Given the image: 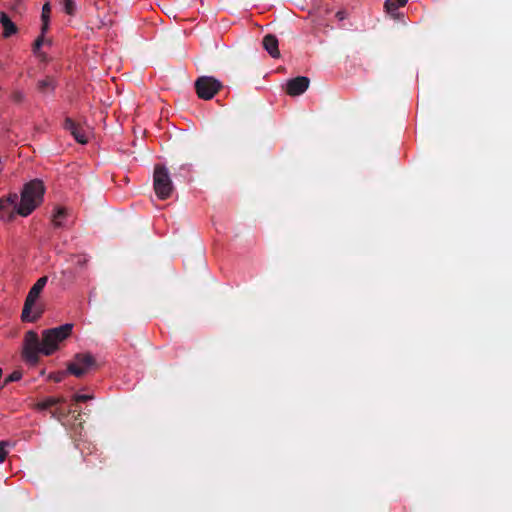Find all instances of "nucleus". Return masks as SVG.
Returning <instances> with one entry per match:
<instances>
[{
  "label": "nucleus",
  "instance_id": "25",
  "mask_svg": "<svg viewBox=\"0 0 512 512\" xmlns=\"http://www.w3.org/2000/svg\"><path fill=\"white\" fill-rule=\"evenodd\" d=\"M336 18L339 20V21H343L344 19L347 18V12L344 11V10H340L336 13Z\"/></svg>",
  "mask_w": 512,
  "mask_h": 512
},
{
  "label": "nucleus",
  "instance_id": "15",
  "mask_svg": "<svg viewBox=\"0 0 512 512\" xmlns=\"http://www.w3.org/2000/svg\"><path fill=\"white\" fill-rule=\"evenodd\" d=\"M51 7L49 3H45L42 7L41 19H42V31L46 33L49 27Z\"/></svg>",
  "mask_w": 512,
  "mask_h": 512
},
{
  "label": "nucleus",
  "instance_id": "7",
  "mask_svg": "<svg viewBox=\"0 0 512 512\" xmlns=\"http://www.w3.org/2000/svg\"><path fill=\"white\" fill-rule=\"evenodd\" d=\"M310 80L305 76H298L289 80L286 84V92L290 96H299L309 87Z\"/></svg>",
  "mask_w": 512,
  "mask_h": 512
},
{
  "label": "nucleus",
  "instance_id": "22",
  "mask_svg": "<svg viewBox=\"0 0 512 512\" xmlns=\"http://www.w3.org/2000/svg\"><path fill=\"white\" fill-rule=\"evenodd\" d=\"M7 446V442L0 441V463L3 462L7 456V451L5 447Z\"/></svg>",
  "mask_w": 512,
  "mask_h": 512
},
{
  "label": "nucleus",
  "instance_id": "19",
  "mask_svg": "<svg viewBox=\"0 0 512 512\" xmlns=\"http://www.w3.org/2000/svg\"><path fill=\"white\" fill-rule=\"evenodd\" d=\"M11 99L15 103H22L25 100V94L20 90H15L11 94Z\"/></svg>",
  "mask_w": 512,
  "mask_h": 512
},
{
  "label": "nucleus",
  "instance_id": "21",
  "mask_svg": "<svg viewBox=\"0 0 512 512\" xmlns=\"http://www.w3.org/2000/svg\"><path fill=\"white\" fill-rule=\"evenodd\" d=\"M92 398H93V396H92V395H86V394H75V395L73 396V400H74L75 402H77V403H78V402H86V401H88V400H90V399H92Z\"/></svg>",
  "mask_w": 512,
  "mask_h": 512
},
{
  "label": "nucleus",
  "instance_id": "14",
  "mask_svg": "<svg viewBox=\"0 0 512 512\" xmlns=\"http://www.w3.org/2000/svg\"><path fill=\"white\" fill-rule=\"evenodd\" d=\"M61 402H63L62 398L48 397L42 401H39L35 407L37 410L43 411L48 410Z\"/></svg>",
  "mask_w": 512,
  "mask_h": 512
},
{
  "label": "nucleus",
  "instance_id": "16",
  "mask_svg": "<svg viewBox=\"0 0 512 512\" xmlns=\"http://www.w3.org/2000/svg\"><path fill=\"white\" fill-rule=\"evenodd\" d=\"M67 211L65 208H57L56 212L53 214L52 222L54 227L59 228L63 226L62 220L66 217Z\"/></svg>",
  "mask_w": 512,
  "mask_h": 512
},
{
  "label": "nucleus",
  "instance_id": "12",
  "mask_svg": "<svg viewBox=\"0 0 512 512\" xmlns=\"http://www.w3.org/2000/svg\"><path fill=\"white\" fill-rule=\"evenodd\" d=\"M56 87V81L53 77L47 76L37 82V89L41 93L53 92Z\"/></svg>",
  "mask_w": 512,
  "mask_h": 512
},
{
  "label": "nucleus",
  "instance_id": "9",
  "mask_svg": "<svg viewBox=\"0 0 512 512\" xmlns=\"http://www.w3.org/2000/svg\"><path fill=\"white\" fill-rule=\"evenodd\" d=\"M263 48L269 53V55L273 58H279L280 57V51H279V43L278 39L275 35L267 34L264 36L262 40Z\"/></svg>",
  "mask_w": 512,
  "mask_h": 512
},
{
  "label": "nucleus",
  "instance_id": "13",
  "mask_svg": "<svg viewBox=\"0 0 512 512\" xmlns=\"http://www.w3.org/2000/svg\"><path fill=\"white\" fill-rule=\"evenodd\" d=\"M408 0H386L384 3L385 11L395 17L399 7L406 5Z\"/></svg>",
  "mask_w": 512,
  "mask_h": 512
},
{
  "label": "nucleus",
  "instance_id": "2",
  "mask_svg": "<svg viewBox=\"0 0 512 512\" xmlns=\"http://www.w3.org/2000/svg\"><path fill=\"white\" fill-rule=\"evenodd\" d=\"M44 192L45 188L41 180L34 179L26 183L21 192V201L17 213L23 217L30 215L42 202Z\"/></svg>",
  "mask_w": 512,
  "mask_h": 512
},
{
  "label": "nucleus",
  "instance_id": "10",
  "mask_svg": "<svg viewBox=\"0 0 512 512\" xmlns=\"http://www.w3.org/2000/svg\"><path fill=\"white\" fill-rule=\"evenodd\" d=\"M18 195L16 193H10L7 197L0 199V213L6 209L12 208L11 213L8 216V220H12L14 217V211L17 212L18 208Z\"/></svg>",
  "mask_w": 512,
  "mask_h": 512
},
{
  "label": "nucleus",
  "instance_id": "6",
  "mask_svg": "<svg viewBox=\"0 0 512 512\" xmlns=\"http://www.w3.org/2000/svg\"><path fill=\"white\" fill-rule=\"evenodd\" d=\"M195 90L200 99H212L222 88L223 84L212 76H201L195 83Z\"/></svg>",
  "mask_w": 512,
  "mask_h": 512
},
{
  "label": "nucleus",
  "instance_id": "3",
  "mask_svg": "<svg viewBox=\"0 0 512 512\" xmlns=\"http://www.w3.org/2000/svg\"><path fill=\"white\" fill-rule=\"evenodd\" d=\"M42 291L43 289L36 285H33L29 290L21 313V320L23 322H35L43 314V309L36 305V301Z\"/></svg>",
  "mask_w": 512,
  "mask_h": 512
},
{
  "label": "nucleus",
  "instance_id": "5",
  "mask_svg": "<svg viewBox=\"0 0 512 512\" xmlns=\"http://www.w3.org/2000/svg\"><path fill=\"white\" fill-rule=\"evenodd\" d=\"M97 368V362L90 353H77L73 360L67 364V372L81 378L90 370Z\"/></svg>",
  "mask_w": 512,
  "mask_h": 512
},
{
  "label": "nucleus",
  "instance_id": "8",
  "mask_svg": "<svg viewBox=\"0 0 512 512\" xmlns=\"http://www.w3.org/2000/svg\"><path fill=\"white\" fill-rule=\"evenodd\" d=\"M64 127L68 130L74 139L80 144H86L88 142V138L85 134V131L71 118H66Z\"/></svg>",
  "mask_w": 512,
  "mask_h": 512
},
{
  "label": "nucleus",
  "instance_id": "20",
  "mask_svg": "<svg viewBox=\"0 0 512 512\" xmlns=\"http://www.w3.org/2000/svg\"><path fill=\"white\" fill-rule=\"evenodd\" d=\"M22 378V373L20 371H13L6 379L5 384L10 382L18 381Z\"/></svg>",
  "mask_w": 512,
  "mask_h": 512
},
{
  "label": "nucleus",
  "instance_id": "18",
  "mask_svg": "<svg viewBox=\"0 0 512 512\" xmlns=\"http://www.w3.org/2000/svg\"><path fill=\"white\" fill-rule=\"evenodd\" d=\"M64 11L68 15H74L76 12V3L75 0H61Z\"/></svg>",
  "mask_w": 512,
  "mask_h": 512
},
{
  "label": "nucleus",
  "instance_id": "24",
  "mask_svg": "<svg viewBox=\"0 0 512 512\" xmlns=\"http://www.w3.org/2000/svg\"><path fill=\"white\" fill-rule=\"evenodd\" d=\"M64 374V372H59L57 374L51 375L50 378L53 379L55 382H60L62 381Z\"/></svg>",
  "mask_w": 512,
  "mask_h": 512
},
{
  "label": "nucleus",
  "instance_id": "1",
  "mask_svg": "<svg viewBox=\"0 0 512 512\" xmlns=\"http://www.w3.org/2000/svg\"><path fill=\"white\" fill-rule=\"evenodd\" d=\"M73 324L66 323L58 327L42 331L40 340L38 334L29 330L25 333L22 356L26 363L35 366L39 362V355L50 356L60 348V344L72 333Z\"/></svg>",
  "mask_w": 512,
  "mask_h": 512
},
{
  "label": "nucleus",
  "instance_id": "11",
  "mask_svg": "<svg viewBox=\"0 0 512 512\" xmlns=\"http://www.w3.org/2000/svg\"><path fill=\"white\" fill-rule=\"evenodd\" d=\"M0 23L3 27V37L4 38H9L12 35L17 33L18 28H17L16 24L7 15V13L1 12Z\"/></svg>",
  "mask_w": 512,
  "mask_h": 512
},
{
  "label": "nucleus",
  "instance_id": "4",
  "mask_svg": "<svg viewBox=\"0 0 512 512\" xmlns=\"http://www.w3.org/2000/svg\"><path fill=\"white\" fill-rule=\"evenodd\" d=\"M154 190L157 197L161 200L168 199L173 192V184L165 166L156 165L154 169Z\"/></svg>",
  "mask_w": 512,
  "mask_h": 512
},
{
  "label": "nucleus",
  "instance_id": "23",
  "mask_svg": "<svg viewBox=\"0 0 512 512\" xmlns=\"http://www.w3.org/2000/svg\"><path fill=\"white\" fill-rule=\"evenodd\" d=\"M47 281H48V277L42 276L36 281V283L34 285L40 287L41 289H44L45 285L47 284Z\"/></svg>",
  "mask_w": 512,
  "mask_h": 512
},
{
  "label": "nucleus",
  "instance_id": "17",
  "mask_svg": "<svg viewBox=\"0 0 512 512\" xmlns=\"http://www.w3.org/2000/svg\"><path fill=\"white\" fill-rule=\"evenodd\" d=\"M44 34L45 33H43V31L41 30V35L37 37V39L34 41V44H33L34 54L42 60H44L46 58V55L44 53L40 52V48L44 44Z\"/></svg>",
  "mask_w": 512,
  "mask_h": 512
}]
</instances>
